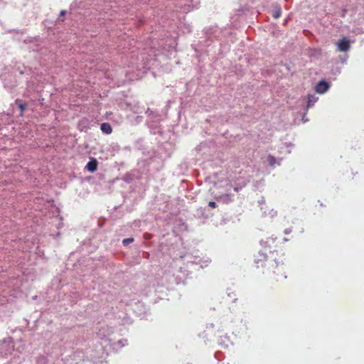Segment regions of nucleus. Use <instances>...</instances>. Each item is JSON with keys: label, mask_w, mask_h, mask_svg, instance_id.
Instances as JSON below:
<instances>
[{"label": "nucleus", "mask_w": 364, "mask_h": 364, "mask_svg": "<svg viewBox=\"0 0 364 364\" xmlns=\"http://www.w3.org/2000/svg\"><path fill=\"white\" fill-rule=\"evenodd\" d=\"M267 161L271 166H274L276 164V159L272 155L267 156Z\"/></svg>", "instance_id": "nucleus-9"}, {"label": "nucleus", "mask_w": 364, "mask_h": 364, "mask_svg": "<svg viewBox=\"0 0 364 364\" xmlns=\"http://www.w3.org/2000/svg\"><path fill=\"white\" fill-rule=\"evenodd\" d=\"M133 241H134V239L132 237L126 238L122 240V244L124 246H127V245H129L130 243H132Z\"/></svg>", "instance_id": "nucleus-11"}, {"label": "nucleus", "mask_w": 364, "mask_h": 364, "mask_svg": "<svg viewBox=\"0 0 364 364\" xmlns=\"http://www.w3.org/2000/svg\"><path fill=\"white\" fill-rule=\"evenodd\" d=\"M109 334V329L107 328H102L97 332V336L101 339H105Z\"/></svg>", "instance_id": "nucleus-6"}, {"label": "nucleus", "mask_w": 364, "mask_h": 364, "mask_svg": "<svg viewBox=\"0 0 364 364\" xmlns=\"http://www.w3.org/2000/svg\"><path fill=\"white\" fill-rule=\"evenodd\" d=\"M65 14V11H60V16H64Z\"/></svg>", "instance_id": "nucleus-18"}, {"label": "nucleus", "mask_w": 364, "mask_h": 364, "mask_svg": "<svg viewBox=\"0 0 364 364\" xmlns=\"http://www.w3.org/2000/svg\"><path fill=\"white\" fill-rule=\"evenodd\" d=\"M329 88V84L324 81L321 80L316 85L315 90L316 92L320 94L325 93Z\"/></svg>", "instance_id": "nucleus-3"}, {"label": "nucleus", "mask_w": 364, "mask_h": 364, "mask_svg": "<svg viewBox=\"0 0 364 364\" xmlns=\"http://www.w3.org/2000/svg\"><path fill=\"white\" fill-rule=\"evenodd\" d=\"M126 344H127V340L124 341H119L116 345H119V348H122Z\"/></svg>", "instance_id": "nucleus-13"}, {"label": "nucleus", "mask_w": 364, "mask_h": 364, "mask_svg": "<svg viewBox=\"0 0 364 364\" xmlns=\"http://www.w3.org/2000/svg\"><path fill=\"white\" fill-rule=\"evenodd\" d=\"M317 100H318L317 97H316L314 95H308L307 107L309 108L311 106H312Z\"/></svg>", "instance_id": "nucleus-8"}, {"label": "nucleus", "mask_w": 364, "mask_h": 364, "mask_svg": "<svg viewBox=\"0 0 364 364\" xmlns=\"http://www.w3.org/2000/svg\"><path fill=\"white\" fill-rule=\"evenodd\" d=\"M18 107L21 109V115H22V113H23V110L26 107V104H23V103L20 102V103H18Z\"/></svg>", "instance_id": "nucleus-12"}, {"label": "nucleus", "mask_w": 364, "mask_h": 364, "mask_svg": "<svg viewBox=\"0 0 364 364\" xmlns=\"http://www.w3.org/2000/svg\"><path fill=\"white\" fill-rule=\"evenodd\" d=\"M269 215H270V216L273 218L277 215V212L274 211V210H271L269 213Z\"/></svg>", "instance_id": "nucleus-15"}, {"label": "nucleus", "mask_w": 364, "mask_h": 364, "mask_svg": "<svg viewBox=\"0 0 364 364\" xmlns=\"http://www.w3.org/2000/svg\"><path fill=\"white\" fill-rule=\"evenodd\" d=\"M14 350L13 340L11 338H4L2 341V346L0 348V353L7 355Z\"/></svg>", "instance_id": "nucleus-1"}, {"label": "nucleus", "mask_w": 364, "mask_h": 364, "mask_svg": "<svg viewBox=\"0 0 364 364\" xmlns=\"http://www.w3.org/2000/svg\"><path fill=\"white\" fill-rule=\"evenodd\" d=\"M97 168V161L95 159H92L86 165V168L91 173L95 171Z\"/></svg>", "instance_id": "nucleus-4"}, {"label": "nucleus", "mask_w": 364, "mask_h": 364, "mask_svg": "<svg viewBox=\"0 0 364 364\" xmlns=\"http://www.w3.org/2000/svg\"><path fill=\"white\" fill-rule=\"evenodd\" d=\"M208 206L212 208H215L216 207V203L214 201H210L208 203Z\"/></svg>", "instance_id": "nucleus-14"}, {"label": "nucleus", "mask_w": 364, "mask_h": 364, "mask_svg": "<svg viewBox=\"0 0 364 364\" xmlns=\"http://www.w3.org/2000/svg\"><path fill=\"white\" fill-rule=\"evenodd\" d=\"M290 232H291V228H287V229H285V230H284V234L288 235V234H289Z\"/></svg>", "instance_id": "nucleus-16"}, {"label": "nucleus", "mask_w": 364, "mask_h": 364, "mask_svg": "<svg viewBox=\"0 0 364 364\" xmlns=\"http://www.w3.org/2000/svg\"><path fill=\"white\" fill-rule=\"evenodd\" d=\"M235 191L237 192V191H239V188L235 187Z\"/></svg>", "instance_id": "nucleus-19"}, {"label": "nucleus", "mask_w": 364, "mask_h": 364, "mask_svg": "<svg viewBox=\"0 0 364 364\" xmlns=\"http://www.w3.org/2000/svg\"><path fill=\"white\" fill-rule=\"evenodd\" d=\"M217 200L218 201H222L223 203H229L232 200V196L230 194L222 195V196H220L219 197H218Z\"/></svg>", "instance_id": "nucleus-7"}, {"label": "nucleus", "mask_w": 364, "mask_h": 364, "mask_svg": "<svg viewBox=\"0 0 364 364\" xmlns=\"http://www.w3.org/2000/svg\"><path fill=\"white\" fill-rule=\"evenodd\" d=\"M268 242H269V241H263V240H262V241L260 242L261 245H264V246H267V244H268Z\"/></svg>", "instance_id": "nucleus-17"}, {"label": "nucleus", "mask_w": 364, "mask_h": 364, "mask_svg": "<svg viewBox=\"0 0 364 364\" xmlns=\"http://www.w3.org/2000/svg\"><path fill=\"white\" fill-rule=\"evenodd\" d=\"M272 16L274 18H278L281 16L280 8H276L272 13Z\"/></svg>", "instance_id": "nucleus-10"}, {"label": "nucleus", "mask_w": 364, "mask_h": 364, "mask_svg": "<svg viewBox=\"0 0 364 364\" xmlns=\"http://www.w3.org/2000/svg\"><path fill=\"white\" fill-rule=\"evenodd\" d=\"M337 50L341 52H346L350 49V42L346 38L339 40L337 43Z\"/></svg>", "instance_id": "nucleus-2"}, {"label": "nucleus", "mask_w": 364, "mask_h": 364, "mask_svg": "<svg viewBox=\"0 0 364 364\" xmlns=\"http://www.w3.org/2000/svg\"><path fill=\"white\" fill-rule=\"evenodd\" d=\"M100 129L105 134H109L112 132L111 125L109 123L105 122L101 124Z\"/></svg>", "instance_id": "nucleus-5"}, {"label": "nucleus", "mask_w": 364, "mask_h": 364, "mask_svg": "<svg viewBox=\"0 0 364 364\" xmlns=\"http://www.w3.org/2000/svg\"><path fill=\"white\" fill-rule=\"evenodd\" d=\"M275 239H276V238H272V239H271V241H272V242H274V241L275 240Z\"/></svg>", "instance_id": "nucleus-20"}]
</instances>
